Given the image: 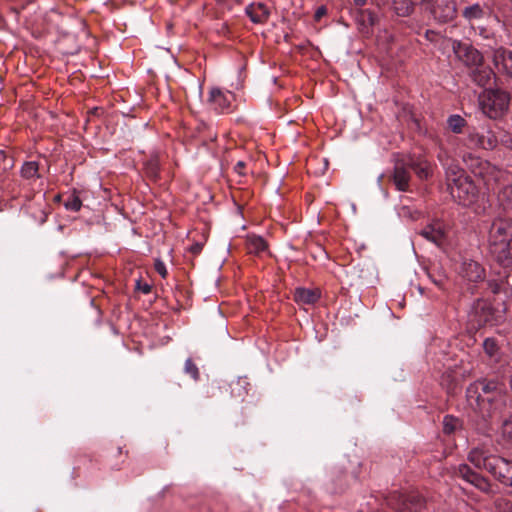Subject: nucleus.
<instances>
[{
  "label": "nucleus",
  "instance_id": "nucleus-21",
  "mask_svg": "<svg viewBox=\"0 0 512 512\" xmlns=\"http://www.w3.org/2000/svg\"><path fill=\"white\" fill-rule=\"evenodd\" d=\"M392 180L400 191H407L409 188L410 173L403 163L397 162L394 167Z\"/></svg>",
  "mask_w": 512,
  "mask_h": 512
},
{
  "label": "nucleus",
  "instance_id": "nucleus-10",
  "mask_svg": "<svg viewBox=\"0 0 512 512\" xmlns=\"http://www.w3.org/2000/svg\"><path fill=\"white\" fill-rule=\"evenodd\" d=\"M234 100L233 93L224 92L219 88H211L209 92L208 102L212 109L218 113H225L230 111L231 103Z\"/></svg>",
  "mask_w": 512,
  "mask_h": 512
},
{
  "label": "nucleus",
  "instance_id": "nucleus-12",
  "mask_svg": "<svg viewBox=\"0 0 512 512\" xmlns=\"http://www.w3.org/2000/svg\"><path fill=\"white\" fill-rule=\"evenodd\" d=\"M420 235L437 246L443 245L446 240V230L443 222L435 220L426 225Z\"/></svg>",
  "mask_w": 512,
  "mask_h": 512
},
{
  "label": "nucleus",
  "instance_id": "nucleus-7",
  "mask_svg": "<svg viewBox=\"0 0 512 512\" xmlns=\"http://www.w3.org/2000/svg\"><path fill=\"white\" fill-rule=\"evenodd\" d=\"M452 50L459 61H461L470 70L476 65L483 62V56L479 50L469 43H464L459 40L452 41Z\"/></svg>",
  "mask_w": 512,
  "mask_h": 512
},
{
  "label": "nucleus",
  "instance_id": "nucleus-18",
  "mask_svg": "<svg viewBox=\"0 0 512 512\" xmlns=\"http://www.w3.org/2000/svg\"><path fill=\"white\" fill-rule=\"evenodd\" d=\"M470 76L477 85L485 87L492 83V80L495 78V73L490 67L482 63L470 70Z\"/></svg>",
  "mask_w": 512,
  "mask_h": 512
},
{
  "label": "nucleus",
  "instance_id": "nucleus-47",
  "mask_svg": "<svg viewBox=\"0 0 512 512\" xmlns=\"http://www.w3.org/2000/svg\"><path fill=\"white\" fill-rule=\"evenodd\" d=\"M509 385H510V389L512 391V374H511V377H510Z\"/></svg>",
  "mask_w": 512,
  "mask_h": 512
},
{
  "label": "nucleus",
  "instance_id": "nucleus-23",
  "mask_svg": "<svg viewBox=\"0 0 512 512\" xmlns=\"http://www.w3.org/2000/svg\"><path fill=\"white\" fill-rule=\"evenodd\" d=\"M428 0H402L400 2L393 1V9L398 16H408L413 12V6L422 4L424 8Z\"/></svg>",
  "mask_w": 512,
  "mask_h": 512
},
{
  "label": "nucleus",
  "instance_id": "nucleus-38",
  "mask_svg": "<svg viewBox=\"0 0 512 512\" xmlns=\"http://www.w3.org/2000/svg\"><path fill=\"white\" fill-rule=\"evenodd\" d=\"M154 268L156 272L162 277L165 278L168 274L166 266L163 261L160 259H156L154 263Z\"/></svg>",
  "mask_w": 512,
  "mask_h": 512
},
{
  "label": "nucleus",
  "instance_id": "nucleus-44",
  "mask_svg": "<svg viewBox=\"0 0 512 512\" xmlns=\"http://www.w3.org/2000/svg\"><path fill=\"white\" fill-rule=\"evenodd\" d=\"M504 145L512 150V138H509L507 140H503Z\"/></svg>",
  "mask_w": 512,
  "mask_h": 512
},
{
  "label": "nucleus",
  "instance_id": "nucleus-24",
  "mask_svg": "<svg viewBox=\"0 0 512 512\" xmlns=\"http://www.w3.org/2000/svg\"><path fill=\"white\" fill-rule=\"evenodd\" d=\"M320 294L317 290L307 288H297L294 293V299L302 304H314L319 299Z\"/></svg>",
  "mask_w": 512,
  "mask_h": 512
},
{
  "label": "nucleus",
  "instance_id": "nucleus-41",
  "mask_svg": "<svg viewBox=\"0 0 512 512\" xmlns=\"http://www.w3.org/2000/svg\"><path fill=\"white\" fill-rule=\"evenodd\" d=\"M245 167V163L243 161H239L237 162V164L235 165L234 169L237 173L239 174H243V169Z\"/></svg>",
  "mask_w": 512,
  "mask_h": 512
},
{
  "label": "nucleus",
  "instance_id": "nucleus-1",
  "mask_svg": "<svg viewBox=\"0 0 512 512\" xmlns=\"http://www.w3.org/2000/svg\"><path fill=\"white\" fill-rule=\"evenodd\" d=\"M504 387L495 380L478 379L466 388V399L470 408L482 419H492L506 407Z\"/></svg>",
  "mask_w": 512,
  "mask_h": 512
},
{
  "label": "nucleus",
  "instance_id": "nucleus-31",
  "mask_svg": "<svg viewBox=\"0 0 512 512\" xmlns=\"http://www.w3.org/2000/svg\"><path fill=\"white\" fill-rule=\"evenodd\" d=\"M460 420L452 415H446L443 419V432L453 434L460 427Z\"/></svg>",
  "mask_w": 512,
  "mask_h": 512
},
{
  "label": "nucleus",
  "instance_id": "nucleus-48",
  "mask_svg": "<svg viewBox=\"0 0 512 512\" xmlns=\"http://www.w3.org/2000/svg\"><path fill=\"white\" fill-rule=\"evenodd\" d=\"M434 283L437 284V285H440V281L434 280Z\"/></svg>",
  "mask_w": 512,
  "mask_h": 512
},
{
  "label": "nucleus",
  "instance_id": "nucleus-2",
  "mask_svg": "<svg viewBox=\"0 0 512 512\" xmlns=\"http://www.w3.org/2000/svg\"><path fill=\"white\" fill-rule=\"evenodd\" d=\"M477 469L486 470L504 485L512 486V462L493 455L483 447L473 448L467 456Z\"/></svg>",
  "mask_w": 512,
  "mask_h": 512
},
{
  "label": "nucleus",
  "instance_id": "nucleus-27",
  "mask_svg": "<svg viewBox=\"0 0 512 512\" xmlns=\"http://www.w3.org/2000/svg\"><path fill=\"white\" fill-rule=\"evenodd\" d=\"M498 201L504 210L510 212L512 209V185H506L498 191Z\"/></svg>",
  "mask_w": 512,
  "mask_h": 512
},
{
  "label": "nucleus",
  "instance_id": "nucleus-30",
  "mask_svg": "<svg viewBox=\"0 0 512 512\" xmlns=\"http://www.w3.org/2000/svg\"><path fill=\"white\" fill-rule=\"evenodd\" d=\"M447 124L449 129L454 133H461L464 126L466 125V121L460 115L454 114L449 116L447 119Z\"/></svg>",
  "mask_w": 512,
  "mask_h": 512
},
{
  "label": "nucleus",
  "instance_id": "nucleus-20",
  "mask_svg": "<svg viewBox=\"0 0 512 512\" xmlns=\"http://www.w3.org/2000/svg\"><path fill=\"white\" fill-rule=\"evenodd\" d=\"M438 159L443 164V166L446 169V179H447V185L454 184L455 182H458V179L460 178H466L468 177L465 175L464 171L459 167L458 164L455 163H448V157L442 153H439Z\"/></svg>",
  "mask_w": 512,
  "mask_h": 512
},
{
  "label": "nucleus",
  "instance_id": "nucleus-39",
  "mask_svg": "<svg viewBox=\"0 0 512 512\" xmlns=\"http://www.w3.org/2000/svg\"><path fill=\"white\" fill-rule=\"evenodd\" d=\"M136 287L138 290H140L144 294H148L151 292V285L148 283L141 284V282L138 280L136 283Z\"/></svg>",
  "mask_w": 512,
  "mask_h": 512
},
{
  "label": "nucleus",
  "instance_id": "nucleus-3",
  "mask_svg": "<svg viewBox=\"0 0 512 512\" xmlns=\"http://www.w3.org/2000/svg\"><path fill=\"white\" fill-rule=\"evenodd\" d=\"M510 96L500 89L485 90L480 96L483 113L491 119L501 117L509 108Z\"/></svg>",
  "mask_w": 512,
  "mask_h": 512
},
{
  "label": "nucleus",
  "instance_id": "nucleus-37",
  "mask_svg": "<svg viewBox=\"0 0 512 512\" xmlns=\"http://www.w3.org/2000/svg\"><path fill=\"white\" fill-rule=\"evenodd\" d=\"M496 507L498 512H512V502L506 499L498 500Z\"/></svg>",
  "mask_w": 512,
  "mask_h": 512
},
{
  "label": "nucleus",
  "instance_id": "nucleus-22",
  "mask_svg": "<svg viewBox=\"0 0 512 512\" xmlns=\"http://www.w3.org/2000/svg\"><path fill=\"white\" fill-rule=\"evenodd\" d=\"M247 16L253 23L261 24L268 20L269 9L263 3H252L245 9Z\"/></svg>",
  "mask_w": 512,
  "mask_h": 512
},
{
  "label": "nucleus",
  "instance_id": "nucleus-15",
  "mask_svg": "<svg viewBox=\"0 0 512 512\" xmlns=\"http://www.w3.org/2000/svg\"><path fill=\"white\" fill-rule=\"evenodd\" d=\"M457 475L466 482L474 485L482 491H486L489 487L488 482L479 473L473 471L469 465L460 464L457 469Z\"/></svg>",
  "mask_w": 512,
  "mask_h": 512
},
{
  "label": "nucleus",
  "instance_id": "nucleus-29",
  "mask_svg": "<svg viewBox=\"0 0 512 512\" xmlns=\"http://www.w3.org/2000/svg\"><path fill=\"white\" fill-rule=\"evenodd\" d=\"M410 167L420 179H427L431 174L430 165L427 161L412 162Z\"/></svg>",
  "mask_w": 512,
  "mask_h": 512
},
{
  "label": "nucleus",
  "instance_id": "nucleus-28",
  "mask_svg": "<svg viewBox=\"0 0 512 512\" xmlns=\"http://www.w3.org/2000/svg\"><path fill=\"white\" fill-rule=\"evenodd\" d=\"M39 166L35 161L25 162L21 168V176L27 180L39 178Z\"/></svg>",
  "mask_w": 512,
  "mask_h": 512
},
{
  "label": "nucleus",
  "instance_id": "nucleus-49",
  "mask_svg": "<svg viewBox=\"0 0 512 512\" xmlns=\"http://www.w3.org/2000/svg\"><path fill=\"white\" fill-rule=\"evenodd\" d=\"M237 3H241V0H236Z\"/></svg>",
  "mask_w": 512,
  "mask_h": 512
},
{
  "label": "nucleus",
  "instance_id": "nucleus-35",
  "mask_svg": "<svg viewBox=\"0 0 512 512\" xmlns=\"http://www.w3.org/2000/svg\"><path fill=\"white\" fill-rule=\"evenodd\" d=\"M483 348L490 357L494 356L498 349L496 341L491 338H487L484 340Z\"/></svg>",
  "mask_w": 512,
  "mask_h": 512
},
{
  "label": "nucleus",
  "instance_id": "nucleus-25",
  "mask_svg": "<svg viewBox=\"0 0 512 512\" xmlns=\"http://www.w3.org/2000/svg\"><path fill=\"white\" fill-rule=\"evenodd\" d=\"M246 248L250 254L261 255L267 250V243L262 237L252 235L246 240Z\"/></svg>",
  "mask_w": 512,
  "mask_h": 512
},
{
  "label": "nucleus",
  "instance_id": "nucleus-11",
  "mask_svg": "<svg viewBox=\"0 0 512 512\" xmlns=\"http://www.w3.org/2000/svg\"><path fill=\"white\" fill-rule=\"evenodd\" d=\"M494 310L487 300H478L470 314V319L477 326H484L493 321Z\"/></svg>",
  "mask_w": 512,
  "mask_h": 512
},
{
  "label": "nucleus",
  "instance_id": "nucleus-4",
  "mask_svg": "<svg viewBox=\"0 0 512 512\" xmlns=\"http://www.w3.org/2000/svg\"><path fill=\"white\" fill-rule=\"evenodd\" d=\"M448 189L451 196L463 206L473 205L478 197L477 187L469 177L460 178L454 184L450 183Z\"/></svg>",
  "mask_w": 512,
  "mask_h": 512
},
{
  "label": "nucleus",
  "instance_id": "nucleus-33",
  "mask_svg": "<svg viewBox=\"0 0 512 512\" xmlns=\"http://www.w3.org/2000/svg\"><path fill=\"white\" fill-rule=\"evenodd\" d=\"M360 17L364 25L374 26L378 22V16L369 9L361 10Z\"/></svg>",
  "mask_w": 512,
  "mask_h": 512
},
{
  "label": "nucleus",
  "instance_id": "nucleus-14",
  "mask_svg": "<svg viewBox=\"0 0 512 512\" xmlns=\"http://www.w3.org/2000/svg\"><path fill=\"white\" fill-rule=\"evenodd\" d=\"M463 161L470 172L478 179L483 180L487 171L492 169V164L472 154L463 155Z\"/></svg>",
  "mask_w": 512,
  "mask_h": 512
},
{
  "label": "nucleus",
  "instance_id": "nucleus-16",
  "mask_svg": "<svg viewBox=\"0 0 512 512\" xmlns=\"http://www.w3.org/2000/svg\"><path fill=\"white\" fill-rule=\"evenodd\" d=\"M460 274L467 281L479 282L484 279L485 270L478 262L466 260L462 263Z\"/></svg>",
  "mask_w": 512,
  "mask_h": 512
},
{
  "label": "nucleus",
  "instance_id": "nucleus-42",
  "mask_svg": "<svg viewBox=\"0 0 512 512\" xmlns=\"http://www.w3.org/2000/svg\"><path fill=\"white\" fill-rule=\"evenodd\" d=\"M492 293L496 294L499 291V285L497 283H489Z\"/></svg>",
  "mask_w": 512,
  "mask_h": 512
},
{
  "label": "nucleus",
  "instance_id": "nucleus-6",
  "mask_svg": "<svg viewBox=\"0 0 512 512\" xmlns=\"http://www.w3.org/2000/svg\"><path fill=\"white\" fill-rule=\"evenodd\" d=\"M498 145L495 133L489 127H482L481 131L469 130L466 146L471 149L493 150Z\"/></svg>",
  "mask_w": 512,
  "mask_h": 512
},
{
  "label": "nucleus",
  "instance_id": "nucleus-26",
  "mask_svg": "<svg viewBox=\"0 0 512 512\" xmlns=\"http://www.w3.org/2000/svg\"><path fill=\"white\" fill-rule=\"evenodd\" d=\"M486 15V11L483 6H481L479 3L472 4L470 6H467L462 11V16L468 21L472 22L474 20H480L484 18Z\"/></svg>",
  "mask_w": 512,
  "mask_h": 512
},
{
  "label": "nucleus",
  "instance_id": "nucleus-43",
  "mask_svg": "<svg viewBox=\"0 0 512 512\" xmlns=\"http://www.w3.org/2000/svg\"><path fill=\"white\" fill-rule=\"evenodd\" d=\"M353 2L356 6L363 7L366 4L367 0H353Z\"/></svg>",
  "mask_w": 512,
  "mask_h": 512
},
{
  "label": "nucleus",
  "instance_id": "nucleus-36",
  "mask_svg": "<svg viewBox=\"0 0 512 512\" xmlns=\"http://www.w3.org/2000/svg\"><path fill=\"white\" fill-rule=\"evenodd\" d=\"M502 433L512 441V416L506 419L502 424Z\"/></svg>",
  "mask_w": 512,
  "mask_h": 512
},
{
  "label": "nucleus",
  "instance_id": "nucleus-19",
  "mask_svg": "<svg viewBox=\"0 0 512 512\" xmlns=\"http://www.w3.org/2000/svg\"><path fill=\"white\" fill-rule=\"evenodd\" d=\"M507 173L495 165H492V169L487 171V174L483 178V183L487 190L495 191L497 187L503 185L506 181Z\"/></svg>",
  "mask_w": 512,
  "mask_h": 512
},
{
  "label": "nucleus",
  "instance_id": "nucleus-17",
  "mask_svg": "<svg viewBox=\"0 0 512 512\" xmlns=\"http://www.w3.org/2000/svg\"><path fill=\"white\" fill-rule=\"evenodd\" d=\"M493 62L497 69L512 77V51L505 48H498L494 51Z\"/></svg>",
  "mask_w": 512,
  "mask_h": 512
},
{
  "label": "nucleus",
  "instance_id": "nucleus-32",
  "mask_svg": "<svg viewBox=\"0 0 512 512\" xmlns=\"http://www.w3.org/2000/svg\"><path fill=\"white\" fill-rule=\"evenodd\" d=\"M64 206L67 210L74 212H77L81 209L82 201L77 195L76 191H73V193L68 196L64 202Z\"/></svg>",
  "mask_w": 512,
  "mask_h": 512
},
{
  "label": "nucleus",
  "instance_id": "nucleus-8",
  "mask_svg": "<svg viewBox=\"0 0 512 512\" xmlns=\"http://www.w3.org/2000/svg\"><path fill=\"white\" fill-rule=\"evenodd\" d=\"M434 20L439 23L452 21L457 15L456 2L454 0H437L435 3L428 1L425 7Z\"/></svg>",
  "mask_w": 512,
  "mask_h": 512
},
{
  "label": "nucleus",
  "instance_id": "nucleus-34",
  "mask_svg": "<svg viewBox=\"0 0 512 512\" xmlns=\"http://www.w3.org/2000/svg\"><path fill=\"white\" fill-rule=\"evenodd\" d=\"M184 371L190 375L194 380L199 379V369L195 363L189 358L185 362Z\"/></svg>",
  "mask_w": 512,
  "mask_h": 512
},
{
  "label": "nucleus",
  "instance_id": "nucleus-9",
  "mask_svg": "<svg viewBox=\"0 0 512 512\" xmlns=\"http://www.w3.org/2000/svg\"><path fill=\"white\" fill-rule=\"evenodd\" d=\"M510 238H512V221L508 218H495L489 229V249Z\"/></svg>",
  "mask_w": 512,
  "mask_h": 512
},
{
  "label": "nucleus",
  "instance_id": "nucleus-46",
  "mask_svg": "<svg viewBox=\"0 0 512 512\" xmlns=\"http://www.w3.org/2000/svg\"><path fill=\"white\" fill-rule=\"evenodd\" d=\"M156 173V165L153 164V167L151 169V174H155Z\"/></svg>",
  "mask_w": 512,
  "mask_h": 512
},
{
  "label": "nucleus",
  "instance_id": "nucleus-13",
  "mask_svg": "<svg viewBox=\"0 0 512 512\" xmlns=\"http://www.w3.org/2000/svg\"><path fill=\"white\" fill-rule=\"evenodd\" d=\"M489 251L495 261L501 266H512V238L504 240L502 243L490 248Z\"/></svg>",
  "mask_w": 512,
  "mask_h": 512
},
{
  "label": "nucleus",
  "instance_id": "nucleus-45",
  "mask_svg": "<svg viewBox=\"0 0 512 512\" xmlns=\"http://www.w3.org/2000/svg\"><path fill=\"white\" fill-rule=\"evenodd\" d=\"M323 13H324V9L323 8L318 9L317 12H316V17H320Z\"/></svg>",
  "mask_w": 512,
  "mask_h": 512
},
{
  "label": "nucleus",
  "instance_id": "nucleus-5",
  "mask_svg": "<svg viewBox=\"0 0 512 512\" xmlns=\"http://www.w3.org/2000/svg\"><path fill=\"white\" fill-rule=\"evenodd\" d=\"M388 504L396 512H420L425 506V501L418 494L405 495L394 492L389 496Z\"/></svg>",
  "mask_w": 512,
  "mask_h": 512
},
{
  "label": "nucleus",
  "instance_id": "nucleus-40",
  "mask_svg": "<svg viewBox=\"0 0 512 512\" xmlns=\"http://www.w3.org/2000/svg\"><path fill=\"white\" fill-rule=\"evenodd\" d=\"M203 248V244L202 243H194L193 245L190 246L189 248V251L195 255L199 254L201 252Z\"/></svg>",
  "mask_w": 512,
  "mask_h": 512
}]
</instances>
